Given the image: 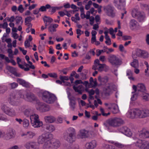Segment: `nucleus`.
I'll use <instances>...</instances> for the list:
<instances>
[{
    "label": "nucleus",
    "mask_w": 149,
    "mask_h": 149,
    "mask_svg": "<svg viewBox=\"0 0 149 149\" xmlns=\"http://www.w3.org/2000/svg\"><path fill=\"white\" fill-rule=\"evenodd\" d=\"M127 116L131 119L135 118H144L149 116V110L141 109H134L129 110Z\"/></svg>",
    "instance_id": "1"
},
{
    "label": "nucleus",
    "mask_w": 149,
    "mask_h": 149,
    "mask_svg": "<svg viewBox=\"0 0 149 149\" xmlns=\"http://www.w3.org/2000/svg\"><path fill=\"white\" fill-rule=\"evenodd\" d=\"M52 136V134H48L46 133H44L38 136L37 139V143L40 145H42L43 149H48L51 145L50 140Z\"/></svg>",
    "instance_id": "2"
},
{
    "label": "nucleus",
    "mask_w": 149,
    "mask_h": 149,
    "mask_svg": "<svg viewBox=\"0 0 149 149\" xmlns=\"http://www.w3.org/2000/svg\"><path fill=\"white\" fill-rule=\"evenodd\" d=\"M98 80L102 84H106V87L104 91L105 93L109 95L113 92L114 91H116V88L115 86L111 84L107 83L108 81V79L107 77L102 78L99 76L98 78Z\"/></svg>",
    "instance_id": "3"
},
{
    "label": "nucleus",
    "mask_w": 149,
    "mask_h": 149,
    "mask_svg": "<svg viewBox=\"0 0 149 149\" xmlns=\"http://www.w3.org/2000/svg\"><path fill=\"white\" fill-rule=\"evenodd\" d=\"M40 93L42 100L47 103L52 104L57 100V98L54 94L48 91L41 90Z\"/></svg>",
    "instance_id": "4"
},
{
    "label": "nucleus",
    "mask_w": 149,
    "mask_h": 149,
    "mask_svg": "<svg viewBox=\"0 0 149 149\" xmlns=\"http://www.w3.org/2000/svg\"><path fill=\"white\" fill-rule=\"evenodd\" d=\"M75 130L73 127H70L66 130L63 135L64 139L69 143H71L75 140Z\"/></svg>",
    "instance_id": "5"
},
{
    "label": "nucleus",
    "mask_w": 149,
    "mask_h": 149,
    "mask_svg": "<svg viewBox=\"0 0 149 149\" xmlns=\"http://www.w3.org/2000/svg\"><path fill=\"white\" fill-rule=\"evenodd\" d=\"M132 56L133 59L136 58L137 57L147 59L149 57V54L146 51L137 49L133 51Z\"/></svg>",
    "instance_id": "6"
},
{
    "label": "nucleus",
    "mask_w": 149,
    "mask_h": 149,
    "mask_svg": "<svg viewBox=\"0 0 149 149\" xmlns=\"http://www.w3.org/2000/svg\"><path fill=\"white\" fill-rule=\"evenodd\" d=\"M138 149H149V141L139 139L134 143Z\"/></svg>",
    "instance_id": "7"
},
{
    "label": "nucleus",
    "mask_w": 149,
    "mask_h": 149,
    "mask_svg": "<svg viewBox=\"0 0 149 149\" xmlns=\"http://www.w3.org/2000/svg\"><path fill=\"white\" fill-rule=\"evenodd\" d=\"M106 122L109 125L114 127H116L123 123V121L120 118L116 117L108 119Z\"/></svg>",
    "instance_id": "8"
},
{
    "label": "nucleus",
    "mask_w": 149,
    "mask_h": 149,
    "mask_svg": "<svg viewBox=\"0 0 149 149\" xmlns=\"http://www.w3.org/2000/svg\"><path fill=\"white\" fill-rule=\"evenodd\" d=\"M108 60L113 65H119L121 64V61L118 57L113 54L110 55L108 58Z\"/></svg>",
    "instance_id": "9"
},
{
    "label": "nucleus",
    "mask_w": 149,
    "mask_h": 149,
    "mask_svg": "<svg viewBox=\"0 0 149 149\" xmlns=\"http://www.w3.org/2000/svg\"><path fill=\"white\" fill-rule=\"evenodd\" d=\"M1 109L5 113L9 116L13 117L16 115L15 110L9 107L6 105H2L1 106Z\"/></svg>",
    "instance_id": "10"
},
{
    "label": "nucleus",
    "mask_w": 149,
    "mask_h": 149,
    "mask_svg": "<svg viewBox=\"0 0 149 149\" xmlns=\"http://www.w3.org/2000/svg\"><path fill=\"white\" fill-rule=\"evenodd\" d=\"M36 109L41 112H45L49 111L50 109L49 106L42 102H39L36 105Z\"/></svg>",
    "instance_id": "11"
},
{
    "label": "nucleus",
    "mask_w": 149,
    "mask_h": 149,
    "mask_svg": "<svg viewBox=\"0 0 149 149\" xmlns=\"http://www.w3.org/2000/svg\"><path fill=\"white\" fill-rule=\"evenodd\" d=\"M124 1L125 0H114V3L115 4V6L117 7L118 9L122 8L123 11L124 12V13H122V16L121 17L122 19H123V18L124 14H126L127 12L124 8L125 5Z\"/></svg>",
    "instance_id": "12"
},
{
    "label": "nucleus",
    "mask_w": 149,
    "mask_h": 149,
    "mask_svg": "<svg viewBox=\"0 0 149 149\" xmlns=\"http://www.w3.org/2000/svg\"><path fill=\"white\" fill-rule=\"evenodd\" d=\"M99 60L98 59H96L94 63L92 69L94 70H97L98 71H101L104 70H105V68L108 67L105 64H101L100 63Z\"/></svg>",
    "instance_id": "13"
},
{
    "label": "nucleus",
    "mask_w": 149,
    "mask_h": 149,
    "mask_svg": "<svg viewBox=\"0 0 149 149\" xmlns=\"http://www.w3.org/2000/svg\"><path fill=\"white\" fill-rule=\"evenodd\" d=\"M4 134L1 138L5 140H8L14 138L15 136L14 131L12 129H9L7 131L6 134L3 131Z\"/></svg>",
    "instance_id": "14"
},
{
    "label": "nucleus",
    "mask_w": 149,
    "mask_h": 149,
    "mask_svg": "<svg viewBox=\"0 0 149 149\" xmlns=\"http://www.w3.org/2000/svg\"><path fill=\"white\" fill-rule=\"evenodd\" d=\"M25 147L27 149H39L40 145L31 141L27 142L25 145Z\"/></svg>",
    "instance_id": "15"
},
{
    "label": "nucleus",
    "mask_w": 149,
    "mask_h": 149,
    "mask_svg": "<svg viewBox=\"0 0 149 149\" xmlns=\"http://www.w3.org/2000/svg\"><path fill=\"white\" fill-rule=\"evenodd\" d=\"M104 9L108 15L113 17L115 16L114 8L111 6L108 5L104 7Z\"/></svg>",
    "instance_id": "16"
},
{
    "label": "nucleus",
    "mask_w": 149,
    "mask_h": 149,
    "mask_svg": "<svg viewBox=\"0 0 149 149\" xmlns=\"http://www.w3.org/2000/svg\"><path fill=\"white\" fill-rule=\"evenodd\" d=\"M105 105L108 107V109L113 113H116L119 111L118 105L115 104L105 103Z\"/></svg>",
    "instance_id": "17"
},
{
    "label": "nucleus",
    "mask_w": 149,
    "mask_h": 149,
    "mask_svg": "<svg viewBox=\"0 0 149 149\" xmlns=\"http://www.w3.org/2000/svg\"><path fill=\"white\" fill-rule=\"evenodd\" d=\"M90 136V132L84 129L80 130L77 135L79 138L83 139L88 138Z\"/></svg>",
    "instance_id": "18"
},
{
    "label": "nucleus",
    "mask_w": 149,
    "mask_h": 149,
    "mask_svg": "<svg viewBox=\"0 0 149 149\" xmlns=\"http://www.w3.org/2000/svg\"><path fill=\"white\" fill-rule=\"evenodd\" d=\"M132 88L134 92L136 90L142 93H145L146 91V88L145 85L142 83L139 84L137 86L133 85Z\"/></svg>",
    "instance_id": "19"
},
{
    "label": "nucleus",
    "mask_w": 149,
    "mask_h": 149,
    "mask_svg": "<svg viewBox=\"0 0 149 149\" xmlns=\"http://www.w3.org/2000/svg\"><path fill=\"white\" fill-rule=\"evenodd\" d=\"M50 141L51 145L49 148H53L54 149H57L60 146V142L58 140L53 138V136L50 138Z\"/></svg>",
    "instance_id": "20"
},
{
    "label": "nucleus",
    "mask_w": 149,
    "mask_h": 149,
    "mask_svg": "<svg viewBox=\"0 0 149 149\" xmlns=\"http://www.w3.org/2000/svg\"><path fill=\"white\" fill-rule=\"evenodd\" d=\"M20 97L23 98L26 100L31 102L35 100V97L34 95L31 93H28L26 95L21 94L20 95Z\"/></svg>",
    "instance_id": "21"
},
{
    "label": "nucleus",
    "mask_w": 149,
    "mask_h": 149,
    "mask_svg": "<svg viewBox=\"0 0 149 149\" xmlns=\"http://www.w3.org/2000/svg\"><path fill=\"white\" fill-rule=\"evenodd\" d=\"M139 135L141 138H148L149 137V132L146 129L143 128L139 132Z\"/></svg>",
    "instance_id": "22"
},
{
    "label": "nucleus",
    "mask_w": 149,
    "mask_h": 149,
    "mask_svg": "<svg viewBox=\"0 0 149 149\" xmlns=\"http://www.w3.org/2000/svg\"><path fill=\"white\" fill-rule=\"evenodd\" d=\"M96 141L95 140H93L86 144L85 149H94L96 147Z\"/></svg>",
    "instance_id": "23"
},
{
    "label": "nucleus",
    "mask_w": 149,
    "mask_h": 149,
    "mask_svg": "<svg viewBox=\"0 0 149 149\" xmlns=\"http://www.w3.org/2000/svg\"><path fill=\"white\" fill-rule=\"evenodd\" d=\"M130 26L133 30L137 29L139 27L138 23L134 19H132L130 22Z\"/></svg>",
    "instance_id": "24"
},
{
    "label": "nucleus",
    "mask_w": 149,
    "mask_h": 149,
    "mask_svg": "<svg viewBox=\"0 0 149 149\" xmlns=\"http://www.w3.org/2000/svg\"><path fill=\"white\" fill-rule=\"evenodd\" d=\"M120 131L122 133H124L128 136L130 137L132 135V132L130 131V129L126 127L121 128Z\"/></svg>",
    "instance_id": "25"
},
{
    "label": "nucleus",
    "mask_w": 149,
    "mask_h": 149,
    "mask_svg": "<svg viewBox=\"0 0 149 149\" xmlns=\"http://www.w3.org/2000/svg\"><path fill=\"white\" fill-rule=\"evenodd\" d=\"M45 122L47 123H52L54 122L56 119L55 118L52 116H47L44 118Z\"/></svg>",
    "instance_id": "26"
},
{
    "label": "nucleus",
    "mask_w": 149,
    "mask_h": 149,
    "mask_svg": "<svg viewBox=\"0 0 149 149\" xmlns=\"http://www.w3.org/2000/svg\"><path fill=\"white\" fill-rule=\"evenodd\" d=\"M89 82L90 83L89 84V88L95 87L97 85L96 79H93L92 77H91L90 78Z\"/></svg>",
    "instance_id": "27"
},
{
    "label": "nucleus",
    "mask_w": 149,
    "mask_h": 149,
    "mask_svg": "<svg viewBox=\"0 0 149 149\" xmlns=\"http://www.w3.org/2000/svg\"><path fill=\"white\" fill-rule=\"evenodd\" d=\"M17 81L19 84L24 87L27 88L29 87L30 86L29 83L24 80L20 79H17Z\"/></svg>",
    "instance_id": "28"
},
{
    "label": "nucleus",
    "mask_w": 149,
    "mask_h": 149,
    "mask_svg": "<svg viewBox=\"0 0 149 149\" xmlns=\"http://www.w3.org/2000/svg\"><path fill=\"white\" fill-rule=\"evenodd\" d=\"M73 88L76 92L80 94H82L84 89V87L81 85H79L78 86H74L73 87Z\"/></svg>",
    "instance_id": "29"
},
{
    "label": "nucleus",
    "mask_w": 149,
    "mask_h": 149,
    "mask_svg": "<svg viewBox=\"0 0 149 149\" xmlns=\"http://www.w3.org/2000/svg\"><path fill=\"white\" fill-rule=\"evenodd\" d=\"M32 126L34 128H37L42 127L43 123L42 121H40L39 119L35 121L32 123L31 124Z\"/></svg>",
    "instance_id": "30"
},
{
    "label": "nucleus",
    "mask_w": 149,
    "mask_h": 149,
    "mask_svg": "<svg viewBox=\"0 0 149 149\" xmlns=\"http://www.w3.org/2000/svg\"><path fill=\"white\" fill-rule=\"evenodd\" d=\"M141 13L137 8L133 9L132 11V15L133 17L136 18Z\"/></svg>",
    "instance_id": "31"
},
{
    "label": "nucleus",
    "mask_w": 149,
    "mask_h": 149,
    "mask_svg": "<svg viewBox=\"0 0 149 149\" xmlns=\"http://www.w3.org/2000/svg\"><path fill=\"white\" fill-rule=\"evenodd\" d=\"M136 18L139 22H143L146 20V17L143 12H141Z\"/></svg>",
    "instance_id": "32"
},
{
    "label": "nucleus",
    "mask_w": 149,
    "mask_h": 149,
    "mask_svg": "<svg viewBox=\"0 0 149 149\" xmlns=\"http://www.w3.org/2000/svg\"><path fill=\"white\" fill-rule=\"evenodd\" d=\"M30 119L31 124L32 123L35 121L39 119V116L38 115L35 113H33L31 115L30 117Z\"/></svg>",
    "instance_id": "33"
},
{
    "label": "nucleus",
    "mask_w": 149,
    "mask_h": 149,
    "mask_svg": "<svg viewBox=\"0 0 149 149\" xmlns=\"http://www.w3.org/2000/svg\"><path fill=\"white\" fill-rule=\"evenodd\" d=\"M58 26L57 24H51L48 27L49 31L51 32H53L56 31V28H57Z\"/></svg>",
    "instance_id": "34"
},
{
    "label": "nucleus",
    "mask_w": 149,
    "mask_h": 149,
    "mask_svg": "<svg viewBox=\"0 0 149 149\" xmlns=\"http://www.w3.org/2000/svg\"><path fill=\"white\" fill-rule=\"evenodd\" d=\"M43 19L45 24V26H47L50 24L53 21V19L49 17L45 16Z\"/></svg>",
    "instance_id": "35"
},
{
    "label": "nucleus",
    "mask_w": 149,
    "mask_h": 149,
    "mask_svg": "<svg viewBox=\"0 0 149 149\" xmlns=\"http://www.w3.org/2000/svg\"><path fill=\"white\" fill-rule=\"evenodd\" d=\"M17 99L15 96H11L9 102L10 104L13 105H16L17 104Z\"/></svg>",
    "instance_id": "36"
},
{
    "label": "nucleus",
    "mask_w": 149,
    "mask_h": 149,
    "mask_svg": "<svg viewBox=\"0 0 149 149\" xmlns=\"http://www.w3.org/2000/svg\"><path fill=\"white\" fill-rule=\"evenodd\" d=\"M15 24L17 25L22 24L23 22L22 17L19 16H17L15 17Z\"/></svg>",
    "instance_id": "37"
},
{
    "label": "nucleus",
    "mask_w": 149,
    "mask_h": 149,
    "mask_svg": "<svg viewBox=\"0 0 149 149\" xmlns=\"http://www.w3.org/2000/svg\"><path fill=\"white\" fill-rule=\"evenodd\" d=\"M108 142L109 143L114 145L118 148H122L123 147V145L122 144L119 143L117 141H108Z\"/></svg>",
    "instance_id": "38"
},
{
    "label": "nucleus",
    "mask_w": 149,
    "mask_h": 149,
    "mask_svg": "<svg viewBox=\"0 0 149 149\" xmlns=\"http://www.w3.org/2000/svg\"><path fill=\"white\" fill-rule=\"evenodd\" d=\"M135 59H133L134 60L130 63V65L132 67L135 68H138L139 67V62L137 60Z\"/></svg>",
    "instance_id": "39"
},
{
    "label": "nucleus",
    "mask_w": 149,
    "mask_h": 149,
    "mask_svg": "<svg viewBox=\"0 0 149 149\" xmlns=\"http://www.w3.org/2000/svg\"><path fill=\"white\" fill-rule=\"evenodd\" d=\"M127 75L130 80H134V78L133 77V72L130 70H127Z\"/></svg>",
    "instance_id": "40"
},
{
    "label": "nucleus",
    "mask_w": 149,
    "mask_h": 149,
    "mask_svg": "<svg viewBox=\"0 0 149 149\" xmlns=\"http://www.w3.org/2000/svg\"><path fill=\"white\" fill-rule=\"evenodd\" d=\"M50 8V6L49 4H47L45 6H41L39 9V10L40 11L43 12L46 11L47 9H49Z\"/></svg>",
    "instance_id": "41"
},
{
    "label": "nucleus",
    "mask_w": 149,
    "mask_h": 149,
    "mask_svg": "<svg viewBox=\"0 0 149 149\" xmlns=\"http://www.w3.org/2000/svg\"><path fill=\"white\" fill-rule=\"evenodd\" d=\"M22 124L24 127L27 128L29 125V121L28 120L24 119L23 120Z\"/></svg>",
    "instance_id": "42"
},
{
    "label": "nucleus",
    "mask_w": 149,
    "mask_h": 149,
    "mask_svg": "<svg viewBox=\"0 0 149 149\" xmlns=\"http://www.w3.org/2000/svg\"><path fill=\"white\" fill-rule=\"evenodd\" d=\"M93 5L94 8H97L98 13H100L102 12L101 8H102V6H100L98 4L95 3H93Z\"/></svg>",
    "instance_id": "43"
},
{
    "label": "nucleus",
    "mask_w": 149,
    "mask_h": 149,
    "mask_svg": "<svg viewBox=\"0 0 149 149\" xmlns=\"http://www.w3.org/2000/svg\"><path fill=\"white\" fill-rule=\"evenodd\" d=\"M32 111L30 109H26L24 112V114L27 117H30L31 115H32Z\"/></svg>",
    "instance_id": "44"
},
{
    "label": "nucleus",
    "mask_w": 149,
    "mask_h": 149,
    "mask_svg": "<svg viewBox=\"0 0 149 149\" xmlns=\"http://www.w3.org/2000/svg\"><path fill=\"white\" fill-rule=\"evenodd\" d=\"M7 68L11 73L16 75V70L15 68L9 66H7Z\"/></svg>",
    "instance_id": "45"
},
{
    "label": "nucleus",
    "mask_w": 149,
    "mask_h": 149,
    "mask_svg": "<svg viewBox=\"0 0 149 149\" xmlns=\"http://www.w3.org/2000/svg\"><path fill=\"white\" fill-rule=\"evenodd\" d=\"M46 129L51 132H53L55 130V127L52 125H47L46 127Z\"/></svg>",
    "instance_id": "46"
},
{
    "label": "nucleus",
    "mask_w": 149,
    "mask_h": 149,
    "mask_svg": "<svg viewBox=\"0 0 149 149\" xmlns=\"http://www.w3.org/2000/svg\"><path fill=\"white\" fill-rule=\"evenodd\" d=\"M36 135V134L34 132L31 131L27 132V137L30 139H32Z\"/></svg>",
    "instance_id": "47"
},
{
    "label": "nucleus",
    "mask_w": 149,
    "mask_h": 149,
    "mask_svg": "<svg viewBox=\"0 0 149 149\" xmlns=\"http://www.w3.org/2000/svg\"><path fill=\"white\" fill-rule=\"evenodd\" d=\"M143 93V94L142 96L143 99L145 101L149 100V94L145 93Z\"/></svg>",
    "instance_id": "48"
},
{
    "label": "nucleus",
    "mask_w": 149,
    "mask_h": 149,
    "mask_svg": "<svg viewBox=\"0 0 149 149\" xmlns=\"http://www.w3.org/2000/svg\"><path fill=\"white\" fill-rule=\"evenodd\" d=\"M144 64L146 66V69H145V72L146 73V75H147V73L148 72V71H149V65L147 61H145L144 62Z\"/></svg>",
    "instance_id": "49"
},
{
    "label": "nucleus",
    "mask_w": 149,
    "mask_h": 149,
    "mask_svg": "<svg viewBox=\"0 0 149 149\" xmlns=\"http://www.w3.org/2000/svg\"><path fill=\"white\" fill-rule=\"evenodd\" d=\"M70 107L73 109L75 107V102L74 100L70 99Z\"/></svg>",
    "instance_id": "50"
},
{
    "label": "nucleus",
    "mask_w": 149,
    "mask_h": 149,
    "mask_svg": "<svg viewBox=\"0 0 149 149\" xmlns=\"http://www.w3.org/2000/svg\"><path fill=\"white\" fill-rule=\"evenodd\" d=\"M134 93L133 92H132V93L133 94L132 95L131 98V101L130 102V104L132 103V101H133L135 100L137 98V95L136 94H133Z\"/></svg>",
    "instance_id": "51"
},
{
    "label": "nucleus",
    "mask_w": 149,
    "mask_h": 149,
    "mask_svg": "<svg viewBox=\"0 0 149 149\" xmlns=\"http://www.w3.org/2000/svg\"><path fill=\"white\" fill-rule=\"evenodd\" d=\"M57 8V7H51L50 6V8L49 9V11L52 13H53L56 11V9Z\"/></svg>",
    "instance_id": "52"
},
{
    "label": "nucleus",
    "mask_w": 149,
    "mask_h": 149,
    "mask_svg": "<svg viewBox=\"0 0 149 149\" xmlns=\"http://www.w3.org/2000/svg\"><path fill=\"white\" fill-rule=\"evenodd\" d=\"M48 75L51 77L56 78L57 77V74L55 73H50L48 74Z\"/></svg>",
    "instance_id": "53"
},
{
    "label": "nucleus",
    "mask_w": 149,
    "mask_h": 149,
    "mask_svg": "<svg viewBox=\"0 0 149 149\" xmlns=\"http://www.w3.org/2000/svg\"><path fill=\"white\" fill-rule=\"evenodd\" d=\"M8 24L7 22H4L2 24H0V27L2 28L3 29H5L8 27Z\"/></svg>",
    "instance_id": "54"
},
{
    "label": "nucleus",
    "mask_w": 149,
    "mask_h": 149,
    "mask_svg": "<svg viewBox=\"0 0 149 149\" xmlns=\"http://www.w3.org/2000/svg\"><path fill=\"white\" fill-rule=\"evenodd\" d=\"M32 20V18L31 17H28L25 19V23L26 24L27 23H29Z\"/></svg>",
    "instance_id": "55"
},
{
    "label": "nucleus",
    "mask_w": 149,
    "mask_h": 149,
    "mask_svg": "<svg viewBox=\"0 0 149 149\" xmlns=\"http://www.w3.org/2000/svg\"><path fill=\"white\" fill-rule=\"evenodd\" d=\"M60 79L63 81L68 80L69 79V78L67 76H61L60 77Z\"/></svg>",
    "instance_id": "56"
},
{
    "label": "nucleus",
    "mask_w": 149,
    "mask_h": 149,
    "mask_svg": "<svg viewBox=\"0 0 149 149\" xmlns=\"http://www.w3.org/2000/svg\"><path fill=\"white\" fill-rule=\"evenodd\" d=\"M106 52L107 54L113 52L114 51V49L112 48H108L107 47H106Z\"/></svg>",
    "instance_id": "57"
},
{
    "label": "nucleus",
    "mask_w": 149,
    "mask_h": 149,
    "mask_svg": "<svg viewBox=\"0 0 149 149\" xmlns=\"http://www.w3.org/2000/svg\"><path fill=\"white\" fill-rule=\"evenodd\" d=\"M62 85L64 86H70L71 85L70 82L67 81H63Z\"/></svg>",
    "instance_id": "58"
},
{
    "label": "nucleus",
    "mask_w": 149,
    "mask_h": 149,
    "mask_svg": "<svg viewBox=\"0 0 149 149\" xmlns=\"http://www.w3.org/2000/svg\"><path fill=\"white\" fill-rule=\"evenodd\" d=\"M119 49L120 51L122 52H125L126 51L125 50L124 47L122 45H120L119 47Z\"/></svg>",
    "instance_id": "59"
},
{
    "label": "nucleus",
    "mask_w": 149,
    "mask_h": 149,
    "mask_svg": "<svg viewBox=\"0 0 149 149\" xmlns=\"http://www.w3.org/2000/svg\"><path fill=\"white\" fill-rule=\"evenodd\" d=\"M18 10L21 13H22L24 11V9L22 5H20L19 6L18 8Z\"/></svg>",
    "instance_id": "60"
},
{
    "label": "nucleus",
    "mask_w": 149,
    "mask_h": 149,
    "mask_svg": "<svg viewBox=\"0 0 149 149\" xmlns=\"http://www.w3.org/2000/svg\"><path fill=\"white\" fill-rule=\"evenodd\" d=\"M95 19L97 23L99 24L100 23V17L99 15H97L95 17Z\"/></svg>",
    "instance_id": "61"
},
{
    "label": "nucleus",
    "mask_w": 149,
    "mask_h": 149,
    "mask_svg": "<svg viewBox=\"0 0 149 149\" xmlns=\"http://www.w3.org/2000/svg\"><path fill=\"white\" fill-rule=\"evenodd\" d=\"M89 19L90 24L91 25H93L94 23V19L93 17H91L88 19Z\"/></svg>",
    "instance_id": "62"
},
{
    "label": "nucleus",
    "mask_w": 149,
    "mask_h": 149,
    "mask_svg": "<svg viewBox=\"0 0 149 149\" xmlns=\"http://www.w3.org/2000/svg\"><path fill=\"white\" fill-rule=\"evenodd\" d=\"M17 86L18 84L16 83L13 82L10 84L11 88H15L17 87Z\"/></svg>",
    "instance_id": "63"
},
{
    "label": "nucleus",
    "mask_w": 149,
    "mask_h": 149,
    "mask_svg": "<svg viewBox=\"0 0 149 149\" xmlns=\"http://www.w3.org/2000/svg\"><path fill=\"white\" fill-rule=\"evenodd\" d=\"M12 36L15 39H17L19 37L18 35L16 33H12Z\"/></svg>",
    "instance_id": "64"
}]
</instances>
